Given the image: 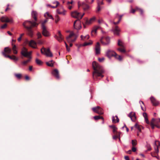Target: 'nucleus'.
Masks as SVG:
<instances>
[{
	"label": "nucleus",
	"instance_id": "obj_1",
	"mask_svg": "<svg viewBox=\"0 0 160 160\" xmlns=\"http://www.w3.org/2000/svg\"><path fill=\"white\" fill-rule=\"evenodd\" d=\"M92 66L94 70L92 73L93 79L96 80L99 77L103 78L104 77L103 74L104 72V70L102 67L95 61L92 62Z\"/></svg>",
	"mask_w": 160,
	"mask_h": 160
},
{
	"label": "nucleus",
	"instance_id": "obj_2",
	"mask_svg": "<svg viewBox=\"0 0 160 160\" xmlns=\"http://www.w3.org/2000/svg\"><path fill=\"white\" fill-rule=\"evenodd\" d=\"M78 36L73 32L72 31L70 32L69 35L66 37V39L69 43H72L76 40Z\"/></svg>",
	"mask_w": 160,
	"mask_h": 160
},
{
	"label": "nucleus",
	"instance_id": "obj_3",
	"mask_svg": "<svg viewBox=\"0 0 160 160\" xmlns=\"http://www.w3.org/2000/svg\"><path fill=\"white\" fill-rule=\"evenodd\" d=\"M150 125L152 129L154 128V126L158 128H160V119L153 118L151 122Z\"/></svg>",
	"mask_w": 160,
	"mask_h": 160
},
{
	"label": "nucleus",
	"instance_id": "obj_4",
	"mask_svg": "<svg viewBox=\"0 0 160 160\" xmlns=\"http://www.w3.org/2000/svg\"><path fill=\"white\" fill-rule=\"evenodd\" d=\"M42 54L45 55L47 57H53V54L51 52L49 48H43L41 50Z\"/></svg>",
	"mask_w": 160,
	"mask_h": 160
},
{
	"label": "nucleus",
	"instance_id": "obj_5",
	"mask_svg": "<svg viewBox=\"0 0 160 160\" xmlns=\"http://www.w3.org/2000/svg\"><path fill=\"white\" fill-rule=\"evenodd\" d=\"M38 25V24L37 23L35 22L31 21H25L23 24V26L26 28V27L36 26Z\"/></svg>",
	"mask_w": 160,
	"mask_h": 160
},
{
	"label": "nucleus",
	"instance_id": "obj_6",
	"mask_svg": "<svg viewBox=\"0 0 160 160\" xmlns=\"http://www.w3.org/2000/svg\"><path fill=\"white\" fill-rule=\"evenodd\" d=\"M84 14V13H83L82 14H81L79 12L76 11L72 12L71 14V16L72 17L78 18V19H81Z\"/></svg>",
	"mask_w": 160,
	"mask_h": 160
},
{
	"label": "nucleus",
	"instance_id": "obj_7",
	"mask_svg": "<svg viewBox=\"0 0 160 160\" xmlns=\"http://www.w3.org/2000/svg\"><path fill=\"white\" fill-rule=\"evenodd\" d=\"M100 41L103 45H107L109 44L110 43V38L108 37H107L105 38L102 37L101 38Z\"/></svg>",
	"mask_w": 160,
	"mask_h": 160
},
{
	"label": "nucleus",
	"instance_id": "obj_8",
	"mask_svg": "<svg viewBox=\"0 0 160 160\" xmlns=\"http://www.w3.org/2000/svg\"><path fill=\"white\" fill-rule=\"evenodd\" d=\"M73 26L74 28L76 30L80 29L82 28L80 21L79 19L75 21L74 22Z\"/></svg>",
	"mask_w": 160,
	"mask_h": 160
},
{
	"label": "nucleus",
	"instance_id": "obj_9",
	"mask_svg": "<svg viewBox=\"0 0 160 160\" xmlns=\"http://www.w3.org/2000/svg\"><path fill=\"white\" fill-rule=\"evenodd\" d=\"M116 55V53L113 50L108 49L106 52V55L109 58H111L112 57H114Z\"/></svg>",
	"mask_w": 160,
	"mask_h": 160
},
{
	"label": "nucleus",
	"instance_id": "obj_10",
	"mask_svg": "<svg viewBox=\"0 0 160 160\" xmlns=\"http://www.w3.org/2000/svg\"><path fill=\"white\" fill-rule=\"evenodd\" d=\"M0 20L2 22H13V19L12 18H9L6 16H4L1 17L0 18Z\"/></svg>",
	"mask_w": 160,
	"mask_h": 160
},
{
	"label": "nucleus",
	"instance_id": "obj_11",
	"mask_svg": "<svg viewBox=\"0 0 160 160\" xmlns=\"http://www.w3.org/2000/svg\"><path fill=\"white\" fill-rule=\"evenodd\" d=\"M58 35H55L54 37L59 42H61L63 40V37L60 31L58 32Z\"/></svg>",
	"mask_w": 160,
	"mask_h": 160
},
{
	"label": "nucleus",
	"instance_id": "obj_12",
	"mask_svg": "<svg viewBox=\"0 0 160 160\" xmlns=\"http://www.w3.org/2000/svg\"><path fill=\"white\" fill-rule=\"evenodd\" d=\"M2 54L5 58H9L11 60H13L14 61H16L18 60V58L14 55L12 56L7 55L4 52H2Z\"/></svg>",
	"mask_w": 160,
	"mask_h": 160
},
{
	"label": "nucleus",
	"instance_id": "obj_13",
	"mask_svg": "<svg viewBox=\"0 0 160 160\" xmlns=\"http://www.w3.org/2000/svg\"><path fill=\"white\" fill-rule=\"evenodd\" d=\"M66 12V11L64 9L62 6L60 7L59 8L57 9L56 10V12L58 14L63 15H65Z\"/></svg>",
	"mask_w": 160,
	"mask_h": 160
},
{
	"label": "nucleus",
	"instance_id": "obj_14",
	"mask_svg": "<svg viewBox=\"0 0 160 160\" xmlns=\"http://www.w3.org/2000/svg\"><path fill=\"white\" fill-rule=\"evenodd\" d=\"M42 34L45 37H48L50 36V34L49 32L47 30L46 27H43L42 28Z\"/></svg>",
	"mask_w": 160,
	"mask_h": 160
},
{
	"label": "nucleus",
	"instance_id": "obj_15",
	"mask_svg": "<svg viewBox=\"0 0 160 160\" xmlns=\"http://www.w3.org/2000/svg\"><path fill=\"white\" fill-rule=\"evenodd\" d=\"M128 116L130 118L132 121L133 122L135 121L136 117L135 116V113L134 112H131L128 115Z\"/></svg>",
	"mask_w": 160,
	"mask_h": 160
},
{
	"label": "nucleus",
	"instance_id": "obj_16",
	"mask_svg": "<svg viewBox=\"0 0 160 160\" xmlns=\"http://www.w3.org/2000/svg\"><path fill=\"white\" fill-rule=\"evenodd\" d=\"M78 7L79 8L82 7L84 10H87L89 8V6L86 4L84 2L81 3L79 2H78Z\"/></svg>",
	"mask_w": 160,
	"mask_h": 160
},
{
	"label": "nucleus",
	"instance_id": "obj_17",
	"mask_svg": "<svg viewBox=\"0 0 160 160\" xmlns=\"http://www.w3.org/2000/svg\"><path fill=\"white\" fill-rule=\"evenodd\" d=\"M95 53L96 54H99L100 53V46L99 42H97L95 48Z\"/></svg>",
	"mask_w": 160,
	"mask_h": 160
},
{
	"label": "nucleus",
	"instance_id": "obj_18",
	"mask_svg": "<svg viewBox=\"0 0 160 160\" xmlns=\"http://www.w3.org/2000/svg\"><path fill=\"white\" fill-rule=\"evenodd\" d=\"M27 29V34L30 37H32L33 36V32L32 29L31 27H26Z\"/></svg>",
	"mask_w": 160,
	"mask_h": 160
},
{
	"label": "nucleus",
	"instance_id": "obj_19",
	"mask_svg": "<svg viewBox=\"0 0 160 160\" xmlns=\"http://www.w3.org/2000/svg\"><path fill=\"white\" fill-rule=\"evenodd\" d=\"M154 149L156 152L157 153L159 152L158 148L160 146V143L159 141H156L154 143Z\"/></svg>",
	"mask_w": 160,
	"mask_h": 160
},
{
	"label": "nucleus",
	"instance_id": "obj_20",
	"mask_svg": "<svg viewBox=\"0 0 160 160\" xmlns=\"http://www.w3.org/2000/svg\"><path fill=\"white\" fill-rule=\"evenodd\" d=\"M21 54L25 57H28V52L27 49L24 47L22 48Z\"/></svg>",
	"mask_w": 160,
	"mask_h": 160
},
{
	"label": "nucleus",
	"instance_id": "obj_21",
	"mask_svg": "<svg viewBox=\"0 0 160 160\" xmlns=\"http://www.w3.org/2000/svg\"><path fill=\"white\" fill-rule=\"evenodd\" d=\"M52 73L57 79H59V72L58 69H55L52 72Z\"/></svg>",
	"mask_w": 160,
	"mask_h": 160
},
{
	"label": "nucleus",
	"instance_id": "obj_22",
	"mask_svg": "<svg viewBox=\"0 0 160 160\" xmlns=\"http://www.w3.org/2000/svg\"><path fill=\"white\" fill-rule=\"evenodd\" d=\"M150 100L152 102V103L153 105L157 106L158 105L159 103L158 101H156L155 98L153 97H151L150 98Z\"/></svg>",
	"mask_w": 160,
	"mask_h": 160
},
{
	"label": "nucleus",
	"instance_id": "obj_23",
	"mask_svg": "<svg viewBox=\"0 0 160 160\" xmlns=\"http://www.w3.org/2000/svg\"><path fill=\"white\" fill-rule=\"evenodd\" d=\"M120 32V28L118 26H116L115 28L113 30V32L114 34L117 35H119Z\"/></svg>",
	"mask_w": 160,
	"mask_h": 160
},
{
	"label": "nucleus",
	"instance_id": "obj_24",
	"mask_svg": "<svg viewBox=\"0 0 160 160\" xmlns=\"http://www.w3.org/2000/svg\"><path fill=\"white\" fill-rule=\"evenodd\" d=\"M96 109L95 108H92V109L93 110V111L96 113H98L99 114H102L103 113V110L100 107V108L98 110V111H95V110Z\"/></svg>",
	"mask_w": 160,
	"mask_h": 160
},
{
	"label": "nucleus",
	"instance_id": "obj_25",
	"mask_svg": "<svg viewBox=\"0 0 160 160\" xmlns=\"http://www.w3.org/2000/svg\"><path fill=\"white\" fill-rule=\"evenodd\" d=\"M30 46L33 48H36V43L33 40H31L29 43Z\"/></svg>",
	"mask_w": 160,
	"mask_h": 160
},
{
	"label": "nucleus",
	"instance_id": "obj_26",
	"mask_svg": "<svg viewBox=\"0 0 160 160\" xmlns=\"http://www.w3.org/2000/svg\"><path fill=\"white\" fill-rule=\"evenodd\" d=\"M31 15L32 17L34 19L35 21H37V12L34 11H32L31 13Z\"/></svg>",
	"mask_w": 160,
	"mask_h": 160
},
{
	"label": "nucleus",
	"instance_id": "obj_27",
	"mask_svg": "<svg viewBox=\"0 0 160 160\" xmlns=\"http://www.w3.org/2000/svg\"><path fill=\"white\" fill-rule=\"evenodd\" d=\"M95 19V17H93L91 18L90 20H87L85 22V24L87 25H89L92 23Z\"/></svg>",
	"mask_w": 160,
	"mask_h": 160
},
{
	"label": "nucleus",
	"instance_id": "obj_28",
	"mask_svg": "<svg viewBox=\"0 0 160 160\" xmlns=\"http://www.w3.org/2000/svg\"><path fill=\"white\" fill-rule=\"evenodd\" d=\"M112 122L113 123H116L119 122V119L117 115H116L115 117L114 116L112 117Z\"/></svg>",
	"mask_w": 160,
	"mask_h": 160
},
{
	"label": "nucleus",
	"instance_id": "obj_29",
	"mask_svg": "<svg viewBox=\"0 0 160 160\" xmlns=\"http://www.w3.org/2000/svg\"><path fill=\"white\" fill-rule=\"evenodd\" d=\"M11 49L8 47H7L5 48L4 52H4L5 54L7 53L9 54L11 53Z\"/></svg>",
	"mask_w": 160,
	"mask_h": 160
},
{
	"label": "nucleus",
	"instance_id": "obj_30",
	"mask_svg": "<svg viewBox=\"0 0 160 160\" xmlns=\"http://www.w3.org/2000/svg\"><path fill=\"white\" fill-rule=\"evenodd\" d=\"M54 62L53 60H51L46 62L47 65L48 66L52 67L53 66Z\"/></svg>",
	"mask_w": 160,
	"mask_h": 160
},
{
	"label": "nucleus",
	"instance_id": "obj_31",
	"mask_svg": "<svg viewBox=\"0 0 160 160\" xmlns=\"http://www.w3.org/2000/svg\"><path fill=\"white\" fill-rule=\"evenodd\" d=\"M52 3L53 4H56V6H51V8H56L60 5L59 2L58 1H55L52 2Z\"/></svg>",
	"mask_w": 160,
	"mask_h": 160
},
{
	"label": "nucleus",
	"instance_id": "obj_32",
	"mask_svg": "<svg viewBox=\"0 0 160 160\" xmlns=\"http://www.w3.org/2000/svg\"><path fill=\"white\" fill-rule=\"evenodd\" d=\"M100 28V27L99 26H95L93 28V30L92 31V33L95 32L96 33L97 30Z\"/></svg>",
	"mask_w": 160,
	"mask_h": 160
},
{
	"label": "nucleus",
	"instance_id": "obj_33",
	"mask_svg": "<svg viewBox=\"0 0 160 160\" xmlns=\"http://www.w3.org/2000/svg\"><path fill=\"white\" fill-rule=\"evenodd\" d=\"M143 115L144 118L146 122L148 124L149 123V122L147 114L145 112H144L143 114Z\"/></svg>",
	"mask_w": 160,
	"mask_h": 160
},
{
	"label": "nucleus",
	"instance_id": "obj_34",
	"mask_svg": "<svg viewBox=\"0 0 160 160\" xmlns=\"http://www.w3.org/2000/svg\"><path fill=\"white\" fill-rule=\"evenodd\" d=\"M44 16L45 17H48L49 18H50L52 19V20H53L54 18H53L52 16V15H50L49 12H46L45 13Z\"/></svg>",
	"mask_w": 160,
	"mask_h": 160
},
{
	"label": "nucleus",
	"instance_id": "obj_35",
	"mask_svg": "<svg viewBox=\"0 0 160 160\" xmlns=\"http://www.w3.org/2000/svg\"><path fill=\"white\" fill-rule=\"evenodd\" d=\"M81 40H84L85 39H88L89 38V36L88 35H87L85 36H84L83 35L81 36Z\"/></svg>",
	"mask_w": 160,
	"mask_h": 160
},
{
	"label": "nucleus",
	"instance_id": "obj_36",
	"mask_svg": "<svg viewBox=\"0 0 160 160\" xmlns=\"http://www.w3.org/2000/svg\"><path fill=\"white\" fill-rule=\"evenodd\" d=\"M12 50L13 52V53L14 54H17L18 53V51L17 50V48L15 45H14L12 47Z\"/></svg>",
	"mask_w": 160,
	"mask_h": 160
},
{
	"label": "nucleus",
	"instance_id": "obj_37",
	"mask_svg": "<svg viewBox=\"0 0 160 160\" xmlns=\"http://www.w3.org/2000/svg\"><path fill=\"white\" fill-rule=\"evenodd\" d=\"M93 118L96 120H98L100 119H102L103 120L102 123H104V119L102 117L100 116H94L93 117Z\"/></svg>",
	"mask_w": 160,
	"mask_h": 160
},
{
	"label": "nucleus",
	"instance_id": "obj_38",
	"mask_svg": "<svg viewBox=\"0 0 160 160\" xmlns=\"http://www.w3.org/2000/svg\"><path fill=\"white\" fill-rule=\"evenodd\" d=\"M118 45L123 48L124 47V43L123 42L120 40H118Z\"/></svg>",
	"mask_w": 160,
	"mask_h": 160
},
{
	"label": "nucleus",
	"instance_id": "obj_39",
	"mask_svg": "<svg viewBox=\"0 0 160 160\" xmlns=\"http://www.w3.org/2000/svg\"><path fill=\"white\" fill-rule=\"evenodd\" d=\"M114 57L119 61H121L122 60V57L120 55L118 56L117 54Z\"/></svg>",
	"mask_w": 160,
	"mask_h": 160
},
{
	"label": "nucleus",
	"instance_id": "obj_40",
	"mask_svg": "<svg viewBox=\"0 0 160 160\" xmlns=\"http://www.w3.org/2000/svg\"><path fill=\"white\" fill-rule=\"evenodd\" d=\"M134 127L137 128L139 132H141V128L139 125L137 123H136L134 125Z\"/></svg>",
	"mask_w": 160,
	"mask_h": 160
},
{
	"label": "nucleus",
	"instance_id": "obj_41",
	"mask_svg": "<svg viewBox=\"0 0 160 160\" xmlns=\"http://www.w3.org/2000/svg\"><path fill=\"white\" fill-rule=\"evenodd\" d=\"M137 141L136 140H132V146H135L137 144Z\"/></svg>",
	"mask_w": 160,
	"mask_h": 160
},
{
	"label": "nucleus",
	"instance_id": "obj_42",
	"mask_svg": "<svg viewBox=\"0 0 160 160\" xmlns=\"http://www.w3.org/2000/svg\"><path fill=\"white\" fill-rule=\"evenodd\" d=\"M92 43V41L91 40H89L88 42H86L84 43L83 45L84 46H86L87 45H91Z\"/></svg>",
	"mask_w": 160,
	"mask_h": 160
},
{
	"label": "nucleus",
	"instance_id": "obj_43",
	"mask_svg": "<svg viewBox=\"0 0 160 160\" xmlns=\"http://www.w3.org/2000/svg\"><path fill=\"white\" fill-rule=\"evenodd\" d=\"M14 75L18 79H20L22 76L21 74L20 73H15L14 74Z\"/></svg>",
	"mask_w": 160,
	"mask_h": 160
},
{
	"label": "nucleus",
	"instance_id": "obj_44",
	"mask_svg": "<svg viewBox=\"0 0 160 160\" xmlns=\"http://www.w3.org/2000/svg\"><path fill=\"white\" fill-rule=\"evenodd\" d=\"M48 21V18H46L43 22H42V28H43V27H45V23Z\"/></svg>",
	"mask_w": 160,
	"mask_h": 160
},
{
	"label": "nucleus",
	"instance_id": "obj_45",
	"mask_svg": "<svg viewBox=\"0 0 160 160\" xmlns=\"http://www.w3.org/2000/svg\"><path fill=\"white\" fill-rule=\"evenodd\" d=\"M36 63L38 64L39 65H41L42 63V62L40 60L38 59H36Z\"/></svg>",
	"mask_w": 160,
	"mask_h": 160
},
{
	"label": "nucleus",
	"instance_id": "obj_46",
	"mask_svg": "<svg viewBox=\"0 0 160 160\" xmlns=\"http://www.w3.org/2000/svg\"><path fill=\"white\" fill-rule=\"evenodd\" d=\"M118 50L121 52L124 53L126 52L125 50L123 48H118Z\"/></svg>",
	"mask_w": 160,
	"mask_h": 160
},
{
	"label": "nucleus",
	"instance_id": "obj_47",
	"mask_svg": "<svg viewBox=\"0 0 160 160\" xmlns=\"http://www.w3.org/2000/svg\"><path fill=\"white\" fill-rule=\"evenodd\" d=\"M100 4L99 3V2H98V7L97 8V10L96 11L97 12H99L101 10V8H100Z\"/></svg>",
	"mask_w": 160,
	"mask_h": 160
},
{
	"label": "nucleus",
	"instance_id": "obj_48",
	"mask_svg": "<svg viewBox=\"0 0 160 160\" xmlns=\"http://www.w3.org/2000/svg\"><path fill=\"white\" fill-rule=\"evenodd\" d=\"M121 132H119L118 135H115L113 136V138L114 139H115L117 138H119V139H120V136Z\"/></svg>",
	"mask_w": 160,
	"mask_h": 160
},
{
	"label": "nucleus",
	"instance_id": "obj_49",
	"mask_svg": "<svg viewBox=\"0 0 160 160\" xmlns=\"http://www.w3.org/2000/svg\"><path fill=\"white\" fill-rule=\"evenodd\" d=\"M136 10H138L140 13V14L141 15H143V10L142 9H141V8H138V7H136Z\"/></svg>",
	"mask_w": 160,
	"mask_h": 160
},
{
	"label": "nucleus",
	"instance_id": "obj_50",
	"mask_svg": "<svg viewBox=\"0 0 160 160\" xmlns=\"http://www.w3.org/2000/svg\"><path fill=\"white\" fill-rule=\"evenodd\" d=\"M98 60L99 62H102L104 61L105 60V58L104 57H102L101 58H98Z\"/></svg>",
	"mask_w": 160,
	"mask_h": 160
},
{
	"label": "nucleus",
	"instance_id": "obj_51",
	"mask_svg": "<svg viewBox=\"0 0 160 160\" xmlns=\"http://www.w3.org/2000/svg\"><path fill=\"white\" fill-rule=\"evenodd\" d=\"M30 58L29 59L26 61L23 62H22V64H23L24 65H25L26 64H27V63H28L30 61Z\"/></svg>",
	"mask_w": 160,
	"mask_h": 160
},
{
	"label": "nucleus",
	"instance_id": "obj_52",
	"mask_svg": "<svg viewBox=\"0 0 160 160\" xmlns=\"http://www.w3.org/2000/svg\"><path fill=\"white\" fill-rule=\"evenodd\" d=\"M98 22L100 24L104 23L102 19L98 20Z\"/></svg>",
	"mask_w": 160,
	"mask_h": 160
},
{
	"label": "nucleus",
	"instance_id": "obj_53",
	"mask_svg": "<svg viewBox=\"0 0 160 160\" xmlns=\"http://www.w3.org/2000/svg\"><path fill=\"white\" fill-rule=\"evenodd\" d=\"M37 36H38V38H39L42 37V35L40 32H38L37 33Z\"/></svg>",
	"mask_w": 160,
	"mask_h": 160
},
{
	"label": "nucleus",
	"instance_id": "obj_54",
	"mask_svg": "<svg viewBox=\"0 0 160 160\" xmlns=\"http://www.w3.org/2000/svg\"><path fill=\"white\" fill-rule=\"evenodd\" d=\"M64 43L65 44V46H66V48H67V51H68V52H69L70 50V48H68V45L66 43V42H65Z\"/></svg>",
	"mask_w": 160,
	"mask_h": 160
},
{
	"label": "nucleus",
	"instance_id": "obj_55",
	"mask_svg": "<svg viewBox=\"0 0 160 160\" xmlns=\"http://www.w3.org/2000/svg\"><path fill=\"white\" fill-rule=\"evenodd\" d=\"M60 20V18L58 16H57L56 17V18L55 19V21L56 23L58 22Z\"/></svg>",
	"mask_w": 160,
	"mask_h": 160
},
{
	"label": "nucleus",
	"instance_id": "obj_56",
	"mask_svg": "<svg viewBox=\"0 0 160 160\" xmlns=\"http://www.w3.org/2000/svg\"><path fill=\"white\" fill-rule=\"evenodd\" d=\"M132 150L133 152H135L136 151V148L135 147V146H132Z\"/></svg>",
	"mask_w": 160,
	"mask_h": 160
},
{
	"label": "nucleus",
	"instance_id": "obj_57",
	"mask_svg": "<svg viewBox=\"0 0 160 160\" xmlns=\"http://www.w3.org/2000/svg\"><path fill=\"white\" fill-rule=\"evenodd\" d=\"M119 16V19H120V20H121V18H122V17L123 16V15H120L119 16L118 14V13H117L116 14V17H117V16Z\"/></svg>",
	"mask_w": 160,
	"mask_h": 160
},
{
	"label": "nucleus",
	"instance_id": "obj_58",
	"mask_svg": "<svg viewBox=\"0 0 160 160\" xmlns=\"http://www.w3.org/2000/svg\"><path fill=\"white\" fill-rule=\"evenodd\" d=\"M119 16V19H120V20H121V18H122V17L123 16V15H120L119 16L118 14V13H117L116 14V17H117V16Z\"/></svg>",
	"mask_w": 160,
	"mask_h": 160
},
{
	"label": "nucleus",
	"instance_id": "obj_59",
	"mask_svg": "<svg viewBox=\"0 0 160 160\" xmlns=\"http://www.w3.org/2000/svg\"><path fill=\"white\" fill-rule=\"evenodd\" d=\"M7 26V25L6 24H4L2 26H1V28L3 29L6 27Z\"/></svg>",
	"mask_w": 160,
	"mask_h": 160
},
{
	"label": "nucleus",
	"instance_id": "obj_60",
	"mask_svg": "<svg viewBox=\"0 0 160 160\" xmlns=\"http://www.w3.org/2000/svg\"><path fill=\"white\" fill-rule=\"evenodd\" d=\"M93 108H95L96 109L95 110V111H98V110L99 108H100V107L99 106H97L96 107H94Z\"/></svg>",
	"mask_w": 160,
	"mask_h": 160
},
{
	"label": "nucleus",
	"instance_id": "obj_61",
	"mask_svg": "<svg viewBox=\"0 0 160 160\" xmlns=\"http://www.w3.org/2000/svg\"><path fill=\"white\" fill-rule=\"evenodd\" d=\"M147 147H148V150L150 151V150H151V148L150 146L149 145H147Z\"/></svg>",
	"mask_w": 160,
	"mask_h": 160
},
{
	"label": "nucleus",
	"instance_id": "obj_62",
	"mask_svg": "<svg viewBox=\"0 0 160 160\" xmlns=\"http://www.w3.org/2000/svg\"><path fill=\"white\" fill-rule=\"evenodd\" d=\"M113 132L115 133L116 132L117 128L115 127V128H113Z\"/></svg>",
	"mask_w": 160,
	"mask_h": 160
},
{
	"label": "nucleus",
	"instance_id": "obj_63",
	"mask_svg": "<svg viewBox=\"0 0 160 160\" xmlns=\"http://www.w3.org/2000/svg\"><path fill=\"white\" fill-rule=\"evenodd\" d=\"M121 21L120 20V19H119L118 21V22H113V23L115 24H118L119 22H120Z\"/></svg>",
	"mask_w": 160,
	"mask_h": 160
},
{
	"label": "nucleus",
	"instance_id": "obj_64",
	"mask_svg": "<svg viewBox=\"0 0 160 160\" xmlns=\"http://www.w3.org/2000/svg\"><path fill=\"white\" fill-rule=\"evenodd\" d=\"M124 158L126 160H129V158L128 156H125L124 157Z\"/></svg>",
	"mask_w": 160,
	"mask_h": 160
}]
</instances>
